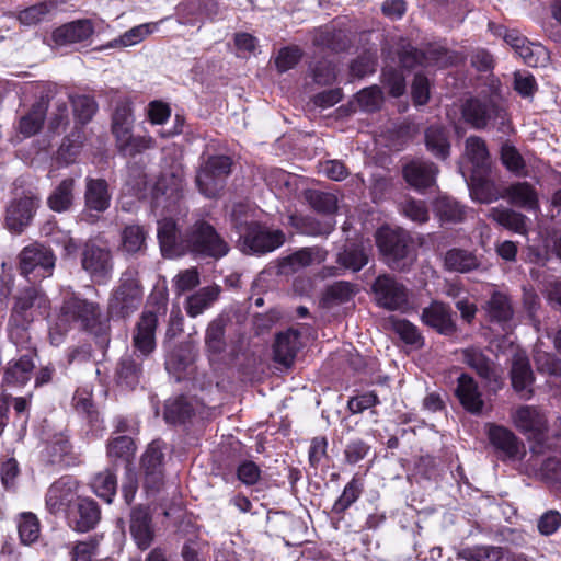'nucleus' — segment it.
I'll use <instances>...</instances> for the list:
<instances>
[{"label": "nucleus", "mask_w": 561, "mask_h": 561, "mask_svg": "<svg viewBox=\"0 0 561 561\" xmlns=\"http://www.w3.org/2000/svg\"><path fill=\"white\" fill-rule=\"evenodd\" d=\"M59 321L64 325L62 329H50V340L54 344H59L64 333L71 323L78 324L99 339L101 344H108L110 322L102 316L99 304L89 301L77 295L66 297L60 307Z\"/></svg>", "instance_id": "obj_1"}, {"label": "nucleus", "mask_w": 561, "mask_h": 561, "mask_svg": "<svg viewBox=\"0 0 561 561\" xmlns=\"http://www.w3.org/2000/svg\"><path fill=\"white\" fill-rule=\"evenodd\" d=\"M229 250L225 238L205 219H197L186 228L185 254L219 260L226 256Z\"/></svg>", "instance_id": "obj_2"}, {"label": "nucleus", "mask_w": 561, "mask_h": 561, "mask_svg": "<svg viewBox=\"0 0 561 561\" xmlns=\"http://www.w3.org/2000/svg\"><path fill=\"white\" fill-rule=\"evenodd\" d=\"M377 245L392 270L405 272L416 260L412 241L403 230L382 228L377 232Z\"/></svg>", "instance_id": "obj_3"}, {"label": "nucleus", "mask_w": 561, "mask_h": 561, "mask_svg": "<svg viewBox=\"0 0 561 561\" xmlns=\"http://www.w3.org/2000/svg\"><path fill=\"white\" fill-rule=\"evenodd\" d=\"M232 160L227 156H209L201 163L195 184L201 194L207 198H217L224 191L231 173Z\"/></svg>", "instance_id": "obj_4"}, {"label": "nucleus", "mask_w": 561, "mask_h": 561, "mask_svg": "<svg viewBox=\"0 0 561 561\" xmlns=\"http://www.w3.org/2000/svg\"><path fill=\"white\" fill-rule=\"evenodd\" d=\"M18 259L20 274L31 284L53 275L56 257L53 251L43 244L32 243L23 248Z\"/></svg>", "instance_id": "obj_5"}, {"label": "nucleus", "mask_w": 561, "mask_h": 561, "mask_svg": "<svg viewBox=\"0 0 561 561\" xmlns=\"http://www.w3.org/2000/svg\"><path fill=\"white\" fill-rule=\"evenodd\" d=\"M50 301L45 291L35 284L19 286L13 295L10 317L20 321L34 322L38 314L48 311Z\"/></svg>", "instance_id": "obj_6"}, {"label": "nucleus", "mask_w": 561, "mask_h": 561, "mask_svg": "<svg viewBox=\"0 0 561 561\" xmlns=\"http://www.w3.org/2000/svg\"><path fill=\"white\" fill-rule=\"evenodd\" d=\"M461 114L465 122L476 129H483L489 124L504 125L506 121L505 110L486 96L468 99L461 107Z\"/></svg>", "instance_id": "obj_7"}, {"label": "nucleus", "mask_w": 561, "mask_h": 561, "mask_svg": "<svg viewBox=\"0 0 561 561\" xmlns=\"http://www.w3.org/2000/svg\"><path fill=\"white\" fill-rule=\"evenodd\" d=\"M159 319L156 311L145 310L131 330L133 352L142 359H149L157 348L156 331Z\"/></svg>", "instance_id": "obj_8"}, {"label": "nucleus", "mask_w": 561, "mask_h": 561, "mask_svg": "<svg viewBox=\"0 0 561 561\" xmlns=\"http://www.w3.org/2000/svg\"><path fill=\"white\" fill-rule=\"evenodd\" d=\"M144 488L147 492H158L164 483V453L160 440L151 442L140 459Z\"/></svg>", "instance_id": "obj_9"}, {"label": "nucleus", "mask_w": 561, "mask_h": 561, "mask_svg": "<svg viewBox=\"0 0 561 561\" xmlns=\"http://www.w3.org/2000/svg\"><path fill=\"white\" fill-rule=\"evenodd\" d=\"M141 300L142 289L137 279L131 276L123 277L110 299L108 312L119 318L128 317L138 309Z\"/></svg>", "instance_id": "obj_10"}, {"label": "nucleus", "mask_w": 561, "mask_h": 561, "mask_svg": "<svg viewBox=\"0 0 561 561\" xmlns=\"http://www.w3.org/2000/svg\"><path fill=\"white\" fill-rule=\"evenodd\" d=\"M243 248L251 253L264 254L283 245L285 234L280 229H270L257 222H251L241 234Z\"/></svg>", "instance_id": "obj_11"}, {"label": "nucleus", "mask_w": 561, "mask_h": 561, "mask_svg": "<svg viewBox=\"0 0 561 561\" xmlns=\"http://www.w3.org/2000/svg\"><path fill=\"white\" fill-rule=\"evenodd\" d=\"M82 268L95 280H105L113 270L112 253L107 248L88 242L81 253Z\"/></svg>", "instance_id": "obj_12"}, {"label": "nucleus", "mask_w": 561, "mask_h": 561, "mask_svg": "<svg viewBox=\"0 0 561 561\" xmlns=\"http://www.w3.org/2000/svg\"><path fill=\"white\" fill-rule=\"evenodd\" d=\"M67 524L77 533H88L94 529L101 520V510L98 503L89 497L78 499L67 511Z\"/></svg>", "instance_id": "obj_13"}, {"label": "nucleus", "mask_w": 561, "mask_h": 561, "mask_svg": "<svg viewBox=\"0 0 561 561\" xmlns=\"http://www.w3.org/2000/svg\"><path fill=\"white\" fill-rule=\"evenodd\" d=\"M378 304L389 310L402 308L408 302V290L394 277L380 275L373 285Z\"/></svg>", "instance_id": "obj_14"}, {"label": "nucleus", "mask_w": 561, "mask_h": 561, "mask_svg": "<svg viewBox=\"0 0 561 561\" xmlns=\"http://www.w3.org/2000/svg\"><path fill=\"white\" fill-rule=\"evenodd\" d=\"M157 237L164 257L174 259L185 254L186 230L182 233L174 219L159 220Z\"/></svg>", "instance_id": "obj_15"}, {"label": "nucleus", "mask_w": 561, "mask_h": 561, "mask_svg": "<svg viewBox=\"0 0 561 561\" xmlns=\"http://www.w3.org/2000/svg\"><path fill=\"white\" fill-rule=\"evenodd\" d=\"M38 206V198L31 192L15 197L7 207L5 222L14 232H21L30 225Z\"/></svg>", "instance_id": "obj_16"}, {"label": "nucleus", "mask_w": 561, "mask_h": 561, "mask_svg": "<svg viewBox=\"0 0 561 561\" xmlns=\"http://www.w3.org/2000/svg\"><path fill=\"white\" fill-rule=\"evenodd\" d=\"M77 480L70 476H64L55 481L48 489L45 497L47 510L51 514L67 511L77 496Z\"/></svg>", "instance_id": "obj_17"}, {"label": "nucleus", "mask_w": 561, "mask_h": 561, "mask_svg": "<svg viewBox=\"0 0 561 561\" xmlns=\"http://www.w3.org/2000/svg\"><path fill=\"white\" fill-rule=\"evenodd\" d=\"M83 198L85 210L95 214L106 211L112 201L108 182L105 179L87 176Z\"/></svg>", "instance_id": "obj_18"}, {"label": "nucleus", "mask_w": 561, "mask_h": 561, "mask_svg": "<svg viewBox=\"0 0 561 561\" xmlns=\"http://www.w3.org/2000/svg\"><path fill=\"white\" fill-rule=\"evenodd\" d=\"M510 376L513 389L519 393L520 398L529 399L533 396L531 386L535 381V376L525 353L517 352L513 355Z\"/></svg>", "instance_id": "obj_19"}, {"label": "nucleus", "mask_w": 561, "mask_h": 561, "mask_svg": "<svg viewBox=\"0 0 561 561\" xmlns=\"http://www.w3.org/2000/svg\"><path fill=\"white\" fill-rule=\"evenodd\" d=\"M455 396L461 407L473 415H480L484 408L482 392L479 389L476 379L467 373H462L457 378Z\"/></svg>", "instance_id": "obj_20"}, {"label": "nucleus", "mask_w": 561, "mask_h": 561, "mask_svg": "<svg viewBox=\"0 0 561 561\" xmlns=\"http://www.w3.org/2000/svg\"><path fill=\"white\" fill-rule=\"evenodd\" d=\"M94 25L88 19L76 20L57 27L51 38L56 45L65 46L83 43L93 35Z\"/></svg>", "instance_id": "obj_21"}, {"label": "nucleus", "mask_w": 561, "mask_h": 561, "mask_svg": "<svg viewBox=\"0 0 561 561\" xmlns=\"http://www.w3.org/2000/svg\"><path fill=\"white\" fill-rule=\"evenodd\" d=\"M486 428L489 440L497 451L510 459L519 458L524 445L512 431L491 423L486 424Z\"/></svg>", "instance_id": "obj_22"}, {"label": "nucleus", "mask_w": 561, "mask_h": 561, "mask_svg": "<svg viewBox=\"0 0 561 561\" xmlns=\"http://www.w3.org/2000/svg\"><path fill=\"white\" fill-rule=\"evenodd\" d=\"M421 318L424 324L440 334L453 335L457 330L451 309L443 302H432L423 309Z\"/></svg>", "instance_id": "obj_23"}, {"label": "nucleus", "mask_w": 561, "mask_h": 561, "mask_svg": "<svg viewBox=\"0 0 561 561\" xmlns=\"http://www.w3.org/2000/svg\"><path fill=\"white\" fill-rule=\"evenodd\" d=\"M35 348H27V352L18 358L11 359L3 374V381L11 386H24L30 379L35 368L34 358Z\"/></svg>", "instance_id": "obj_24"}, {"label": "nucleus", "mask_w": 561, "mask_h": 561, "mask_svg": "<svg viewBox=\"0 0 561 561\" xmlns=\"http://www.w3.org/2000/svg\"><path fill=\"white\" fill-rule=\"evenodd\" d=\"M460 353L462 362L474 370L481 379L488 382H496L499 380L500 376L495 363L480 347L469 346L461 350Z\"/></svg>", "instance_id": "obj_25"}, {"label": "nucleus", "mask_w": 561, "mask_h": 561, "mask_svg": "<svg viewBox=\"0 0 561 561\" xmlns=\"http://www.w3.org/2000/svg\"><path fill=\"white\" fill-rule=\"evenodd\" d=\"M512 420L519 431L534 437H538L547 431L546 416L531 405H523L515 410Z\"/></svg>", "instance_id": "obj_26"}, {"label": "nucleus", "mask_w": 561, "mask_h": 561, "mask_svg": "<svg viewBox=\"0 0 561 561\" xmlns=\"http://www.w3.org/2000/svg\"><path fill=\"white\" fill-rule=\"evenodd\" d=\"M129 529L139 549L146 550L150 547L154 534L151 525V516L146 507L137 506L131 510Z\"/></svg>", "instance_id": "obj_27"}, {"label": "nucleus", "mask_w": 561, "mask_h": 561, "mask_svg": "<svg viewBox=\"0 0 561 561\" xmlns=\"http://www.w3.org/2000/svg\"><path fill=\"white\" fill-rule=\"evenodd\" d=\"M146 359H142L138 354L126 353L118 360L115 369V378L121 387L134 389L142 377V364Z\"/></svg>", "instance_id": "obj_28"}, {"label": "nucleus", "mask_w": 561, "mask_h": 561, "mask_svg": "<svg viewBox=\"0 0 561 561\" xmlns=\"http://www.w3.org/2000/svg\"><path fill=\"white\" fill-rule=\"evenodd\" d=\"M438 168L435 163L424 160H414L403 168L405 181L416 190H423L435 183Z\"/></svg>", "instance_id": "obj_29"}, {"label": "nucleus", "mask_w": 561, "mask_h": 561, "mask_svg": "<svg viewBox=\"0 0 561 561\" xmlns=\"http://www.w3.org/2000/svg\"><path fill=\"white\" fill-rule=\"evenodd\" d=\"M502 198H506L511 205L527 211L539 210L538 194L528 182H517L507 186L502 193Z\"/></svg>", "instance_id": "obj_30"}, {"label": "nucleus", "mask_w": 561, "mask_h": 561, "mask_svg": "<svg viewBox=\"0 0 561 561\" xmlns=\"http://www.w3.org/2000/svg\"><path fill=\"white\" fill-rule=\"evenodd\" d=\"M486 217L514 233L522 236L528 233V218L512 208L502 205L492 207L488 210Z\"/></svg>", "instance_id": "obj_31"}, {"label": "nucleus", "mask_w": 561, "mask_h": 561, "mask_svg": "<svg viewBox=\"0 0 561 561\" xmlns=\"http://www.w3.org/2000/svg\"><path fill=\"white\" fill-rule=\"evenodd\" d=\"M301 347L300 334L297 330L289 329L277 335L274 344V358L285 367L291 366L297 352Z\"/></svg>", "instance_id": "obj_32"}, {"label": "nucleus", "mask_w": 561, "mask_h": 561, "mask_svg": "<svg viewBox=\"0 0 561 561\" xmlns=\"http://www.w3.org/2000/svg\"><path fill=\"white\" fill-rule=\"evenodd\" d=\"M76 180L62 179L49 193L47 206L55 213H65L71 209L76 199Z\"/></svg>", "instance_id": "obj_33"}, {"label": "nucleus", "mask_w": 561, "mask_h": 561, "mask_svg": "<svg viewBox=\"0 0 561 561\" xmlns=\"http://www.w3.org/2000/svg\"><path fill=\"white\" fill-rule=\"evenodd\" d=\"M325 253L318 247L302 248L280 261L279 267L283 273H295L296 271L321 263Z\"/></svg>", "instance_id": "obj_34"}, {"label": "nucleus", "mask_w": 561, "mask_h": 561, "mask_svg": "<svg viewBox=\"0 0 561 561\" xmlns=\"http://www.w3.org/2000/svg\"><path fill=\"white\" fill-rule=\"evenodd\" d=\"M48 104V95H42L39 100L32 105L28 113L20 118L19 130L23 136L31 137L42 129Z\"/></svg>", "instance_id": "obj_35"}, {"label": "nucleus", "mask_w": 561, "mask_h": 561, "mask_svg": "<svg viewBox=\"0 0 561 561\" xmlns=\"http://www.w3.org/2000/svg\"><path fill=\"white\" fill-rule=\"evenodd\" d=\"M229 319L218 316L211 320L205 331V347L208 353L219 355L227 348L226 327Z\"/></svg>", "instance_id": "obj_36"}, {"label": "nucleus", "mask_w": 561, "mask_h": 561, "mask_svg": "<svg viewBox=\"0 0 561 561\" xmlns=\"http://www.w3.org/2000/svg\"><path fill=\"white\" fill-rule=\"evenodd\" d=\"M426 149L437 159L446 160L450 154L448 130L440 125H432L425 130Z\"/></svg>", "instance_id": "obj_37"}, {"label": "nucleus", "mask_w": 561, "mask_h": 561, "mask_svg": "<svg viewBox=\"0 0 561 561\" xmlns=\"http://www.w3.org/2000/svg\"><path fill=\"white\" fill-rule=\"evenodd\" d=\"M470 196L481 204H491L502 198L495 183L485 176V173H473L469 184Z\"/></svg>", "instance_id": "obj_38"}, {"label": "nucleus", "mask_w": 561, "mask_h": 561, "mask_svg": "<svg viewBox=\"0 0 561 561\" xmlns=\"http://www.w3.org/2000/svg\"><path fill=\"white\" fill-rule=\"evenodd\" d=\"M465 152L473 164V173H486L490 168V154L485 141L479 136H470L465 142Z\"/></svg>", "instance_id": "obj_39"}, {"label": "nucleus", "mask_w": 561, "mask_h": 561, "mask_svg": "<svg viewBox=\"0 0 561 561\" xmlns=\"http://www.w3.org/2000/svg\"><path fill=\"white\" fill-rule=\"evenodd\" d=\"M480 265L478 257L468 250L453 248L445 253L444 266L449 272L469 273Z\"/></svg>", "instance_id": "obj_40"}, {"label": "nucleus", "mask_w": 561, "mask_h": 561, "mask_svg": "<svg viewBox=\"0 0 561 561\" xmlns=\"http://www.w3.org/2000/svg\"><path fill=\"white\" fill-rule=\"evenodd\" d=\"M219 286H206L187 297L185 310L191 318L202 314L218 299Z\"/></svg>", "instance_id": "obj_41"}, {"label": "nucleus", "mask_w": 561, "mask_h": 561, "mask_svg": "<svg viewBox=\"0 0 561 561\" xmlns=\"http://www.w3.org/2000/svg\"><path fill=\"white\" fill-rule=\"evenodd\" d=\"M289 222L299 232L308 236H328L333 231L335 226V221L331 218L320 221L311 216L298 215H291L289 217Z\"/></svg>", "instance_id": "obj_42"}, {"label": "nucleus", "mask_w": 561, "mask_h": 561, "mask_svg": "<svg viewBox=\"0 0 561 561\" xmlns=\"http://www.w3.org/2000/svg\"><path fill=\"white\" fill-rule=\"evenodd\" d=\"M312 43L314 46L328 48L333 51L344 50L348 46V39L344 32L336 31L330 25L317 28L313 32Z\"/></svg>", "instance_id": "obj_43"}, {"label": "nucleus", "mask_w": 561, "mask_h": 561, "mask_svg": "<svg viewBox=\"0 0 561 561\" xmlns=\"http://www.w3.org/2000/svg\"><path fill=\"white\" fill-rule=\"evenodd\" d=\"M122 250L128 254H140L147 248V232L139 225L126 226L121 234Z\"/></svg>", "instance_id": "obj_44"}, {"label": "nucleus", "mask_w": 561, "mask_h": 561, "mask_svg": "<svg viewBox=\"0 0 561 561\" xmlns=\"http://www.w3.org/2000/svg\"><path fill=\"white\" fill-rule=\"evenodd\" d=\"M456 558L465 561H503L504 550L494 546L465 547L456 552Z\"/></svg>", "instance_id": "obj_45"}, {"label": "nucleus", "mask_w": 561, "mask_h": 561, "mask_svg": "<svg viewBox=\"0 0 561 561\" xmlns=\"http://www.w3.org/2000/svg\"><path fill=\"white\" fill-rule=\"evenodd\" d=\"M337 263L353 272H358L368 263L367 250L363 244L350 243L339 253Z\"/></svg>", "instance_id": "obj_46"}, {"label": "nucleus", "mask_w": 561, "mask_h": 561, "mask_svg": "<svg viewBox=\"0 0 561 561\" xmlns=\"http://www.w3.org/2000/svg\"><path fill=\"white\" fill-rule=\"evenodd\" d=\"M55 10L56 4L53 1H43L20 11L18 21L23 25L33 26L49 20Z\"/></svg>", "instance_id": "obj_47"}, {"label": "nucleus", "mask_w": 561, "mask_h": 561, "mask_svg": "<svg viewBox=\"0 0 561 561\" xmlns=\"http://www.w3.org/2000/svg\"><path fill=\"white\" fill-rule=\"evenodd\" d=\"M94 493L103 499L106 503H111L117 491V478L113 468H106L99 472L92 481Z\"/></svg>", "instance_id": "obj_48"}, {"label": "nucleus", "mask_w": 561, "mask_h": 561, "mask_svg": "<svg viewBox=\"0 0 561 561\" xmlns=\"http://www.w3.org/2000/svg\"><path fill=\"white\" fill-rule=\"evenodd\" d=\"M136 451V445L131 437L119 435L111 438L106 446V454L111 460L121 459L128 466Z\"/></svg>", "instance_id": "obj_49"}, {"label": "nucleus", "mask_w": 561, "mask_h": 561, "mask_svg": "<svg viewBox=\"0 0 561 561\" xmlns=\"http://www.w3.org/2000/svg\"><path fill=\"white\" fill-rule=\"evenodd\" d=\"M435 211L443 222H461L466 216L465 207L449 196L436 199Z\"/></svg>", "instance_id": "obj_50"}, {"label": "nucleus", "mask_w": 561, "mask_h": 561, "mask_svg": "<svg viewBox=\"0 0 561 561\" xmlns=\"http://www.w3.org/2000/svg\"><path fill=\"white\" fill-rule=\"evenodd\" d=\"M151 24H140L137 26H134L133 28L126 31L123 35L119 37L110 41L105 45L101 46L99 49H110V48H119V47H128L136 45L144 41L150 33Z\"/></svg>", "instance_id": "obj_51"}, {"label": "nucleus", "mask_w": 561, "mask_h": 561, "mask_svg": "<svg viewBox=\"0 0 561 561\" xmlns=\"http://www.w3.org/2000/svg\"><path fill=\"white\" fill-rule=\"evenodd\" d=\"M305 198L317 213L332 215L337 209V198L332 193L308 190L305 192Z\"/></svg>", "instance_id": "obj_52"}, {"label": "nucleus", "mask_w": 561, "mask_h": 561, "mask_svg": "<svg viewBox=\"0 0 561 561\" xmlns=\"http://www.w3.org/2000/svg\"><path fill=\"white\" fill-rule=\"evenodd\" d=\"M362 493L363 482L359 478L354 476L352 480L344 486L342 494L334 502L332 512L335 514H343L359 499Z\"/></svg>", "instance_id": "obj_53"}, {"label": "nucleus", "mask_w": 561, "mask_h": 561, "mask_svg": "<svg viewBox=\"0 0 561 561\" xmlns=\"http://www.w3.org/2000/svg\"><path fill=\"white\" fill-rule=\"evenodd\" d=\"M193 409L184 397L169 399L164 405V420L171 424L184 423L191 417Z\"/></svg>", "instance_id": "obj_54"}, {"label": "nucleus", "mask_w": 561, "mask_h": 561, "mask_svg": "<svg viewBox=\"0 0 561 561\" xmlns=\"http://www.w3.org/2000/svg\"><path fill=\"white\" fill-rule=\"evenodd\" d=\"M534 363L539 374L561 379V358L546 351H536Z\"/></svg>", "instance_id": "obj_55"}, {"label": "nucleus", "mask_w": 561, "mask_h": 561, "mask_svg": "<svg viewBox=\"0 0 561 561\" xmlns=\"http://www.w3.org/2000/svg\"><path fill=\"white\" fill-rule=\"evenodd\" d=\"M488 311L492 320L506 322L513 317V308L505 294L495 291L488 302Z\"/></svg>", "instance_id": "obj_56"}, {"label": "nucleus", "mask_w": 561, "mask_h": 561, "mask_svg": "<svg viewBox=\"0 0 561 561\" xmlns=\"http://www.w3.org/2000/svg\"><path fill=\"white\" fill-rule=\"evenodd\" d=\"M18 530L24 545L35 542L39 536V520L36 515L31 512L21 513L18 518Z\"/></svg>", "instance_id": "obj_57"}, {"label": "nucleus", "mask_w": 561, "mask_h": 561, "mask_svg": "<svg viewBox=\"0 0 561 561\" xmlns=\"http://www.w3.org/2000/svg\"><path fill=\"white\" fill-rule=\"evenodd\" d=\"M31 325L32 322L20 321V319H14L11 317H9L8 320V334L10 341L18 347L24 348L26 352L27 348H32L31 346H28V344L31 343Z\"/></svg>", "instance_id": "obj_58"}, {"label": "nucleus", "mask_w": 561, "mask_h": 561, "mask_svg": "<svg viewBox=\"0 0 561 561\" xmlns=\"http://www.w3.org/2000/svg\"><path fill=\"white\" fill-rule=\"evenodd\" d=\"M191 363L190 348L186 345H178L170 351L165 358V368L169 373L180 374Z\"/></svg>", "instance_id": "obj_59"}, {"label": "nucleus", "mask_w": 561, "mask_h": 561, "mask_svg": "<svg viewBox=\"0 0 561 561\" xmlns=\"http://www.w3.org/2000/svg\"><path fill=\"white\" fill-rule=\"evenodd\" d=\"M516 54L530 67L543 65L548 59L545 47L539 44H533L528 39L516 50Z\"/></svg>", "instance_id": "obj_60"}, {"label": "nucleus", "mask_w": 561, "mask_h": 561, "mask_svg": "<svg viewBox=\"0 0 561 561\" xmlns=\"http://www.w3.org/2000/svg\"><path fill=\"white\" fill-rule=\"evenodd\" d=\"M400 210L405 217L417 224H424L430 218L427 206L423 201L405 198L400 204Z\"/></svg>", "instance_id": "obj_61"}, {"label": "nucleus", "mask_w": 561, "mask_h": 561, "mask_svg": "<svg viewBox=\"0 0 561 561\" xmlns=\"http://www.w3.org/2000/svg\"><path fill=\"white\" fill-rule=\"evenodd\" d=\"M73 114L80 121L85 124L91 121L92 116L96 112V103L93 98L89 95H76L70 98Z\"/></svg>", "instance_id": "obj_62"}, {"label": "nucleus", "mask_w": 561, "mask_h": 561, "mask_svg": "<svg viewBox=\"0 0 561 561\" xmlns=\"http://www.w3.org/2000/svg\"><path fill=\"white\" fill-rule=\"evenodd\" d=\"M69 124V110L66 99L59 98L54 103V110L48 121V127L54 133H59Z\"/></svg>", "instance_id": "obj_63"}, {"label": "nucleus", "mask_w": 561, "mask_h": 561, "mask_svg": "<svg viewBox=\"0 0 561 561\" xmlns=\"http://www.w3.org/2000/svg\"><path fill=\"white\" fill-rule=\"evenodd\" d=\"M382 82L394 98L401 96L405 92V78L400 70L391 67L385 68L382 70Z\"/></svg>", "instance_id": "obj_64"}]
</instances>
